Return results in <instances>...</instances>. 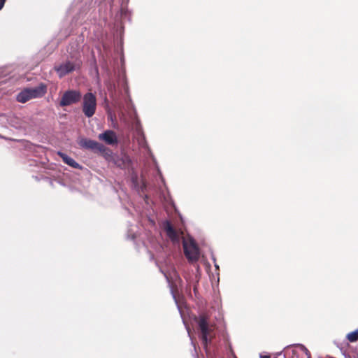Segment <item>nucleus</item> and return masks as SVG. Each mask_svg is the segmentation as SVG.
<instances>
[{
	"label": "nucleus",
	"instance_id": "obj_1",
	"mask_svg": "<svg viewBox=\"0 0 358 358\" xmlns=\"http://www.w3.org/2000/svg\"><path fill=\"white\" fill-rule=\"evenodd\" d=\"M200 331L202 345L207 350L208 343L215 336V324L210 321V316L208 313H201L195 319Z\"/></svg>",
	"mask_w": 358,
	"mask_h": 358
},
{
	"label": "nucleus",
	"instance_id": "obj_2",
	"mask_svg": "<svg viewBox=\"0 0 358 358\" xmlns=\"http://www.w3.org/2000/svg\"><path fill=\"white\" fill-rule=\"evenodd\" d=\"M46 93V86L40 84L34 88H26L20 92L17 96V101L20 103H26L34 98L41 97Z\"/></svg>",
	"mask_w": 358,
	"mask_h": 358
},
{
	"label": "nucleus",
	"instance_id": "obj_3",
	"mask_svg": "<svg viewBox=\"0 0 358 358\" xmlns=\"http://www.w3.org/2000/svg\"><path fill=\"white\" fill-rule=\"evenodd\" d=\"M96 97L92 92H87L83 97L82 110L87 117H92L96 110Z\"/></svg>",
	"mask_w": 358,
	"mask_h": 358
},
{
	"label": "nucleus",
	"instance_id": "obj_4",
	"mask_svg": "<svg viewBox=\"0 0 358 358\" xmlns=\"http://www.w3.org/2000/svg\"><path fill=\"white\" fill-rule=\"evenodd\" d=\"M184 253L187 259L190 262H196L199 257L198 246L193 239L182 241Z\"/></svg>",
	"mask_w": 358,
	"mask_h": 358
},
{
	"label": "nucleus",
	"instance_id": "obj_5",
	"mask_svg": "<svg viewBox=\"0 0 358 358\" xmlns=\"http://www.w3.org/2000/svg\"><path fill=\"white\" fill-rule=\"evenodd\" d=\"M81 63L79 61H66L59 65H56L54 67L55 71L59 76V77L63 78L67 74L79 69L80 68Z\"/></svg>",
	"mask_w": 358,
	"mask_h": 358
},
{
	"label": "nucleus",
	"instance_id": "obj_6",
	"mask_svg": "<svg viewBox=\"0 0 358 358\" xmlns=\"http://www.w3.org/2000/svg\"><path fill=\"white\" fill-rule=\"evenodd\" d=\"M82 99V94L79 90H69L66 91L60 100L62 107L68 106L78 103Z\"/></svg>",
	"mask_w": 358,
	"mask_h": 358
},
{
	"label": "nucleus",
	"instance_id": "obj_7",
	"mask_svg": "<svg viewBox=\"0 0 358 358\" xmlns=\"http://www.w3.org/2000/svg\"><path fill=\"white\" fill-rule=\"evenodd\" d=\"M79 145L83 148L96 150L103 154L104 155L106 152H110V149L106 148L103 144L88 138H82L79 141Z\"/></svg>",
	"mask_w": 358,
	"mask_h": 358
},
{
	"label": "nucleus",
	"instance_id": "obj_8",
	"mask_svg": "<svg viewBox=\"0 0 358 358\" xmlns=\"http://www.w3.org/2000/svg\"><path fill=\"white\" fill-rule=\"evenodd\" d=\"M104 157L107 160L111 162L114 165L120 169H126L130 164V159L128 156H114L110 150V152H106Z\"/></svg>",
	"mask_w": 358,
	"mask_h": 358
},
{
	"label": "nucleus",
	"instance_id": "obj_9",
	"mask_svg": "<svg viewBox=\"0 0 358 358\" xmlns=\"http://www.w3.org/2000/svg\"><path fill=\"white\" fill-rule=\"evenodd\" d=\"M164 229L165 230L167 236L173 243H179L180 234L176 229H174L169 221H166L164 223Z\"/></svg>",
	"mask_w": 358,
	"mask_h": 358
},
{
	"label": "nucleus",
	"instance_id": "obj_10",
	"mask_svg": "<svg viewBox=\"0 0 358 358\" xmlns=\"http://www.w3.org/2000/svg\"><path fill=\"white\" fill-rule=\"evenodd\" d=\"M99 139L104 141L106 144L113 145L117 143L118 140L116 134L113 130H106L99 135Z\"/></svg>",
	"mask_w": 358,
	"mask_h": 358
},
{
	"label": "nucleus",
	"instance_id": "obj_11",
	"mask_svg": "<svg viewBox=\"0 0 358 358\" xmlns=\"http://www.w3.org/2000/svg\"><path fill=\"white\" fill-rule=\"evenodd\" d=\"M59 156L62 157L63 162L69 165L70 166L76 169H80V166L78 163H77L73 158L69 157L66 154L59 152Z\"/></svg>",
	"mask_w": 358,
	"mask_h": 358
},
{
	"label": "nucleus",
	"instance_id": "obj_12",
	"mask_svg": "<svg viewBox=\"0 0 358 358\" xmlns=\"http://www.w3.org/2000/svg\"><path fill=\"white\" fill-rule=\"evenodd\" d=\"M346 338L348 341L354 343L358 341V329L350 332L347 334Z\"/></svg>",
	"mask_w": 358,
	"mask_h": 358
},
{
	"label": "nucleus",
	"instance_id": "obj_13",
	"mask_svg": "<svg viewBox=\"0 0 358 358\" xmlns=\"http://www.w3.org/2000/svg\"><path fill=\"white\" fill-rule=\"evenodd\" d=\"M6 0H0V10L3 8Z\"/></svg>",
	"mask_w": 358,
	"mask_h": 358
},
{
	"label": "nucleus",
	"instance_id": "obj_14",
	"mask_svg": "<svg viewBox=\"0 0 358 358\" xmlns=\"http://www.w3.org/2000/svg\"><path fill=\"white\" fill-rule=\"evenodd\" d=\"M262 358H270L268 356H263Z\"/></svg>",
	"mask_w": 358,
	"mask_h": 358
},
{
	"label": "nucleus",
	"instance_id": "obj_15",
	"mask_svg": "<svg viewBox=\"0 0 358 358\" xmlns=\"http://www.w3.org/2000/svg\"><path fill=\"white\" fill-rule=\"evenodd\" d=\"M235 358H236V357H235Z\"/></svg>",
	"mask_w": 358,
	"mask_h": 358
}]
</instances>
